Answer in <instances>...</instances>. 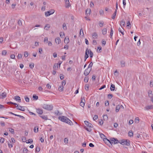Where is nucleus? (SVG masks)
Here are the masks:
<instances>
[{
    "label": "nucleus",
    "mask_w": 153,
    "mask_h": 153,
    "mask_svg": "<svg viewBox=\"0 0 153 153\" xmlns=\"http://www.w3.org/2000/svg\"><path fill=\"white\" fill-rule=\"evenodd\" d=\"M59 119L63 122L70 125H72V122L67 117L64 116H60L59 117Z\"/></svg>",
    "instance_id": "nucleus-1"
},
{
    "label": "nucleus",
    "mask_w": 153,
    "mask_h": 153,
    "mask_svg": "<svg viewBox=\"0 0 153 153\" xmlns=\"http://www.w3.org/2000/svg\"><path fill=\"white\" fill-rule=\"evenodd\" d=\"M18 24L19 25H22V21L21 20H19L18 22Z\"/></svg>",
    "instance_id": "nucleus-50"
},
{
    "label": "nucleus",
    "mask_w": 153,
    "mask_h": 153,
    "mask_svg": "<svg viewBox=\"0 0 153 153\" xmlns=\"http://www.w3.org/2000/svg\"><path fill=\"white\" fill-rule=\"evenodd\" d=\"M25 101L27 102H29V98L27 97H25Z\"/></svg>",
    "instance_id": "nucleus-58"
},
{
    "label": "nucleus",
    "mask_w": 153,
    "mask_h": 153,
    "mask_svg": "<svg viewBox=\"0 0 153 153\" xmlns=\"http://www.w3.org/2000/svg\"><path fill=\"white\" fill-rule=\"evenodd\" d=\"M107 29L105 28H104L102 30V33L103 35H105L106 34Z\"/></svg>",
    "instance_id": "nucleus-22"
},
{
    "label": "nucleus",
    "mask_w": 153,
    "mask_h": 153,
    "mask_svg": "<svg viewBox=\"0 0 153 153\" xmlns=\"http://www.w3.org/2000/svg\"><path fill=\"white\" fill-rule=\"evenodd\" d=\"M15 100L19 102H21V101L20 97L19 96H16L15 97Z\"/></svg>",
    "instance_id": "nucleus-16"
},
{
    "label": "nucleus",
    "mask_w": 153,
    "mask_h": 153,
    "mask_svg": "<svg viewBox=\"0 0 153 153\" xmlns=\"http://www.w3.org/2000/svg\"><path fill=\"white\" fill-rule=\"evenodd\" d=\"M84 123L88 127H89V128H87L86 126H84V128L87 130L88 131L90 132L91 131V129L90 128L92 127V124L89 123L87 121H84Z\"/></svg>",
    "instance_id": "nucleus-2"
},
{
    "label": "nucleus",
    "mask_w": 153,
    "mask_h": 153,
    "mask_svg": "<svg viewBox=\"0 0 153 153\" xmlns=\"http://www.w3.org/2000/svg\"><path fill=\"white\" fill-rule=\"evenodd\" d=\"M98 116L97 115H95L93 118L94 120H95L97 119H98Z\"/></svg>",
    "instance_id": "nucleus-57"
},
{
    "label": "nucleus",
    "mask_w": 153,
    "mask_h": 153,
    "mask_svg": "<svg viewBox=\"0 0 153 153\" xmlns=\"http://www.w3.org/2000/svg\"><path fill=\"white\" fill-rule=\"evenodd\" d=\"M37 112L40 114H42L43 113L42 110L41 109H38L36 110Z\"/></svg>",
    "instance_id": "nucleus-18"
},
{
    "label": "nucleus",
    "mask_w": 153,
    "mask_h": 153,
    "mask_svg": "<svg viewBox=\"0 0 153 153\" xmlns=\"http://www.w3.org/2000/svg\"><path fill=\"white\" fill-rule=\"evenodd\" d=\"M33 99L34 100H36L38 99V96L36 95H33Z\"/></svg>",
    "instance_id": "nucleus-49"
},
{
    "label": "nucleus",
    "mask_w": 153,
    "mask_h": 153,
    "mask_svg": "<svg viewBox=\"0 0 153 153\" xmlns=\"http://www.w3.org/2000/svg\"><path fill=\"white\" fill-rule=\"evenodd\" d=\"M133 123V121L132 120H131L129 121L128 123L129 125H131V124H132Z\"/></svg>",
    "instance_id": "nucleus-64"
},
{
    "label": "nucleus",
    "mask_w": 153,
    "mask_h": 153,
    "mask_svg": "<svg viewBox=\"0 0 153 153\" xmlns=\"http://www.w3.org/2000/svg\"><path fill=\"white\" fill-rule=\"evenodd\" d=\"M4 141V138L3 137H1L0 140V142L1 143H3Z\"/></svg>",
    "instance_id": "nucleus-60"
},
{
    "label": "nucleus",
    "mask_w": 153,
    "mask_h": 153,
    "mask_svg": "<svg viewBox=\"0 0 153 153\" xmlns=\"http://www.w3.org/2000/svg\"><path fill=\"white\" fill-rule=\"evenodd\" d=\"M55 114L57 115H60V114L58 111H56L55 112Z\"/></svg>",
    "instance_id": "nucleus-61"
},
{
    "label": "nucleus",
    "mask_w": 153,
    "mask_h": 153,
    "mask_svg": "<svg viewBox=\"0 0 153 153\" xmlns=\"http://www.w3.org/2000/svg\"><path fill=\"white\" fill-rule=\"evenodd\" d=\"M87 51L88 52V48H87V49H86V50L85 52V57L88 58V57L89 56H88V54L87 53Z\"/></svg>",
    "instance_id": "nucleus-31"
},
{
    "label": "nucleus",
    "mask_w": 153,
    "mask_h": 153,
    "mask_svg": "<svg viewBox=\"0 0 153 153\" xmlns=\"http://www.w3.org/2000/svg\"><path fill=\"white\" fill-rule=\"evenodd\" d=\"M121 66L122 67H124L125 66V62L124 61H122L120 62Z\"/></svg>",
    "instance_id": "nucleus-21"
},
{
    "label": "nucleus",
    "mask_w": 153,
    "mask_h": 153,
    "mask_svg": "<svg viewBox=\"0 0 153 153\" xmlns=\"http://www.w3.org/2000/svg\"><path fill=\"white\" fill-rule=\"evenodd\" d=\"M85 89L86 90H88L89 89V85L87 84H86L85 86Z\"/></svg>",
    "instance_id": "nucleus-52"
},
{
    "label": "nucleus",
    "mask_w": 153,
    "mask_h": 153,
    "mask_svg": "<svg viewBox=\"0 0 153 153\" xmlns=\"http://www.w3.org/2000/svg\"><path fill=\"white\" fill-rule=\"evenodd\" d=\"M81 101L80 103V105L81 106H82V107H84L85 104V99H84V98L83 99L82 97L81 98Z\"/></svg>",
    "instance_id": "nucleus-8"
},
{
    "label": "nucleus",
    "mask_w": 153,
    "mask_h": 153,
    "mask_svg": "<svg viewBox=\"0 0 153 153\" xmlns=\"http://www.w3.org/2000/svg\"><path fill=\"white\" fill-rule=\"evenodd\" d=\"M139 118L138 117H136L134 121L135 123H137L139 122Z\"/></svg>",
    "instance_id": "nucleus-41"
},
{
    "label": "nucleus",
    "mask_w": 153,
    "mask_h": 153,
    "mask_svg": "<svg viewBox=\"0 0 153 153\" xmlns=\"http://www.w3.org/2000/svg\"><path fill=\"white\" fill-rule=\"evenodd\" d=\"M55 42L56 43L59 44L61 42V40L59 37L55 39Z\"/></svg>",
    "instance_id": "nucleus-13"
},
{
    "label": "nucleus",
    "mask_w": 153,
    "mask_h": 153,
    "mask_svg": "<svg viewBox=\"0 0 153 153\" xmlns=\"http://www.w3.org/2000/svg\"><path fill=\"white\" fill-rule=\"evenodd\" d=\"M7 94L6 93L4 92L2 94H0V97L2 99L6 97Z\"/></svg>",
    "instance_id": "nucleus-10"
},
{
    "label": "nucleus",
    "mask_w": 153,
    "mask_h": 153,
    "mask_svg": "<svg viewBox=\"0 0 153 153\" xmlns=\"http://www.w3.org/2000/svg\"><path fill=\"white\" fill-rule=\"evenodd\" d=\"M9 103H10V104H13L15 105H16V107H18V105L17 104L13 102H8L7 103V104H9Z\"/></svg>",
    "instance_id": "nucleus-38"
},
{
    "label": "nucleus",
    "mask_w": 153,
    "mask_h": 153,
    "mask_svg": "<svg viewBox=\"0 0 153 153\" xmlns=\"http://www.w3.org/2000/svg\"><path fill=\"white\" fill-rule=\"evenodd\" d=\"M69 42V39L68 38L67 39H66V38H65L64 39V42L65 43H68Z\"/></svg>",
    "instance_id": "nucleus-36"
},
{
    "label": "nucleus",
    "mask_w": 153,
    "mask_h": 153,
    "mask_svg": "<svg viewBox=\"0 0 153 153\" xmlns=\"http://www.w3.org/2000/svg\"><path fill=\"white\" fill-rule=\"evenodd\" d=\"M113 97V95L111 94H109L108 95V98L110 99H111Z\"/></svg>",
    "instance_id": "nucleus-59"
},
{
    "label": "nucleus",
    "mask_w": 153,
    "mask_h": 153,
    "mask_svg": "<svg viewBox=\"0 0 153 153\" xmlns=\"http://www.w3.org/2000/svg\"><path fill=\"white\" fill-rule=\"evenodd\" d=\"M91 12V10L90 9H87L85 11V13L87 14H90Z\"/></svg>",
    "instance_id": "nucleus-25"
},
{
    "label": "nucleus",
    "mask_w": 153,
    "mask_h": 153,
    "mask_svg": "<svg viewBox=\"0 0 153 153\" xmlns=\"http://www.w3.org/2000/svg\"><path fill=\"white\" fill-rule=\"evenodd\" d=\"M9 131L12 134H14V130L11 128H9Z\"/></svg>",
    "instance_id": "nucleus-27"
},
{
    "label": "nucleus",
    "mask_w": 153,
    "mask_h": 153,
    "mask_svg": "<svg viewBox=\"0 0 153 153\" xmlns=\"http://www.w3.org/2000/svg\"><path fill=\"white\" fill-rule=\"evenodd\" d=\"M103 141L105 143H110V140L106 138H103Z\"/></svg>",
    "instance_id": "nucleus-30"
},
{
    "label": "nucleus",
    "mask_w": 153,
    "mask_h": 153,
    "mask_svg": "<svg viewBox=\"0 0 153 153\" xmlns=\"http://www.w3.org/2000/svg\"><path fill=\"white\" fill-rule=\"evenodd\" d=\"M100 27H102L103 26V22L101 21H100L99 23Z\"/></svg>",
    "instance_id": "nucleus-47"
},
{
    "label": "nucleus",
    "mask_w": 153,
    "mask_h": 153,
    "mask_svg": "<svg viewBox=\"0 0 153 153\" xmlns=\"http://www.w3.org/2000/svg\"><path fill=\"white\" fill-rule=\"evenodd\" d=\"M58 63L57 64H55L54 65V66H53V68L55 69V70H56V68H58Z\"/></svg>",
    "instance_id": "nucleus-32"
},
{
    "label": "nucleus",
    "mask_w": 153,
    "mask_h": 153,
    "mask_svg": "<svg viewBox=\"0 0 153 153\" xmlns=\"http://www.w3.org/2000/svg\"><path fill=\"white\" fill-rule=\"evenodd\" d=\"M34 131L35 133H37L38 131V128L35 127L34 128Z\"/></svg>",
    "instance_id": "nucleus-42"
},
{
    "label": "nucleus",
    "mask_w": 153,
    "mask_h": 153,
    "mask_svg": "<svg viewBox=\"0 0 153 153\" xmlns=\"http://www.w3.org/2000/svg\"><path fill=\"white\" fill-rule=\"evenodd\" d=\"M64 141V142L65 143H68V140L67 138H65Z\"/></svg>",
    "instance_id": "nucleus-56"
},
{
    "label": "nucleus",
    "mask_w": 153,
    "mask_h": 153,
    "mask_svg": "<svg viewBox=\"0 0 153 153\" xmlns=\"http://www.w3.org/2000/svg\"><path fill=\"white\" fill-rule=\"evenodd\" d=\"M91 70V68L90 70H89L88 68L86 69L84 72V74L85 76L88 75L90 73V71Z\"/></svg>",
    "instance_id": "nucleus-7"
},
{
    "label": "nucleus",
    "mask_w": 153,
    "mask_h": 153,
    "mask_svg": "<svg viewBox=\"0 0 153 153\" xmlns=\"http://www.w3.org/2000/svg\"><path fill=\"white\" fill-rule=\"evenodd\" d=\"M26 142L27 143H32L33 142V140L32 139H29L28 140H27V141H26Z\"/></svg>",
    "instance_id": "nucleus-24"
},
{
    "label": "nucleus",
    "mask_w": 153,
    "mask_h": 153,
    "mask_svg": "<svg viewBox=\"0 0 153 153\" xmlns=\"http://www.w3.org/2000/svg\"><path fill=\"white\" fill-rule=\"evenodd\" d=\"M7 54V51L6 50H3L2 52V55H6Z\"/></svg>",
    "instance_id": "nucleus-39"
},
{
    "label": "nucleus",
    "mask_w": 153,
    "mask_h": 153,
    "mask_svg": "<svg viewBox=\"0 0 153 153\" xmlns=\"http://www.w3.org/2000/svg\"><path fill=\"white\" fill-rule=\"evenodd\" d=\"M17 109H19L22 111H25V109L24 107L19 106L17 107Z\"/></svg>",
    "instance_id": "nucleus-12"
},
{
    "label": "nucleus",
    "mask_w": 153,
    "mask_h": 153,
    "mask_svg": "<svg viewBox=\"0 0 153 153\" xmlns=\"http://www.w3.org/2000/svg\"><path fill=\"white\" fill-rule=\"evenodd\" d=\"M28 53L27 51H25L24 53V56L26 57L28 56Z\"/></svg>",
    "instance_id": "nucleus-40"
},
{
    "label": "nucleus",
    "mask_w": 153,
    "mask_h": 153,
    "mask_svg": "<svg viewBox=\"0 0 153 153\" xmlns=\"http://www.w3.org/2000/svg\"><path fill=\"white\" fill-rule=\"evenodd\" d=\"M119 142L117 139H115L114 138H113L111 139L110 141V143L111 144H115L116 143H119Z\"/></svg>",
    "instance_id": "nucleus-6"
},
{
    "label": "nucleus",
    "mask_w": 153,
    "mask_h": 153,
    "mask_svg": "<svg viewBox=\"0 0 153 153\" xmlns=\"http://www.w3.org/2000/svg\"><path fill=\"white\" fill-rule=\"evenodd\" d=\"M40 147L38 146L36 147V151L37 152H38L40 151Z\"/></svg>",
    "instance_id": "nucleus-53"
},
{
    "label": "nucleus",
    "mask_w": 153,
    "mask_h": 153,
    "mask_svg": "<svg viewBox=\"0 0 153 153\" xmlns=\"http://www.w3.org/2000/svg\"><path fill=\"white\" fill-rule=\"evenodd\" d=\"M129 136L130 137H131L133 136V132L131 131H129L128 133Z\"/></svg>",
    "instance_id": "nucleus-48"
},
{
    "label": "nucleus",
    "mask_w": 153,
    "mask_h": 153,
    "mask_svg": "<svg viewBox=\"0 0 153 153\" xmlns=\"http://www.w3.org/2000/svg\"><path fill=\"white\" fill-rule=\"evenodd\" d=\"M98 35L97 33H94L92 34V37L94 39H96L97 38Z\"/></svg>",
    "instance_id": "nucleus-14"
},
{
    "label": "nucleus",
    "mask_w": 153,
    "mask_h": 153,
    "mask_svg": "<svg viewBox=\"0 0 153 153\" xmlns=\"http://www.w3.org/2000/svg\"><path fill=\"white\" fill-rule=\"evenodd\" d=\"M63 28L64 30H66L67 29L66 25L65 23H64L62 25Z\"/></svg>",
    "instance_id": "nucleus-34"
},
{
    "label": "nucleus",
    "mask_w": 153,
    "mask_h": 153,
    "mask_svg": "<svg viewBox=\"0 0 153 153\" xmlns=\"http://www.w3.org/2000/svg\"><path fill=\"white\" fill-rule=\"evenodd\" d=\"M92 65H93V63L92 62H90V63L89 64V65L88 66V68L89 69L90 68H91Z\"/></svg>",
    "instance_id": "nucleus-55"
},
{
    "label": "nucleus",
    "mask_w": 153,
    "mask_h": 153,
    "mask_svg": "<svg viewBox=\"0 0 153 153\" xmlns=\"http://www.w3.org/2000/svg\"><path fill=\"white\" fill-rule=\"evenodd\" d=\"M125 23L124 20L123 19L120 22V25L121 27H122L123 26H125Z\"/></svg>",
    "instance_id": "nucleus-19"
},
{
    "label": "nucleus",
    "mask_w": 153,
    "mask_h": 153,
    "mask_svg": "<svg viewBox=\"0 0 153 153\" xmlns=\"http://www.w3.org/2000/svg\"><path fill=\"white\" fill-rule=\"evenodd\" d=\"M149 96V97H151L152 96V92L151 91H149L148 92Z\"/></svg>",
    "instance_id": "nucleus-28"
},
{
    "label": "nucleus",
    "mask_w": 153,
    "mask_h": 153,
    "mask_svg": "<svg viewBox=\"0 0 153 153\" xmlns=\"http://www.w3.org/2000/svg\"><path fill=\"white\" fill-rule=\"evenodd\" d=\"M113 32L112 28H111V31L110 34V38H112V35L113 34Z\"/></svg>",
    "instance_id": "nucleus-46"
},
{
    "label": "nucleus",
    "mask_w": 153,
    "mask_h": 153,
    "mask_svg": "<svg viewBox=\"0 0 153 153\" xmlns=\"http://www.w3.org/2000/svg\"><path fill=\"white\" fill-rule=\"evenodd\" d=\"M65 3L66 5V7L68 8L71 6L69 0H66L65 1Z\"/></svg>",
    "instance_id": "nucleus-11"
},
{
    "label": "nucleus",
    "mask_w": 153,
    "mask_h": 153,
    "mask_svg": "<svg viewBox=\"0 0 153 153\" xmlns=\"http://www.w3.org/2000/svg\"><path fill=\"white\" fill-rule=\"evenodd\" d=\"M48 38L47 37H46L45 38L44 40V42L45 43H47L48 42Z\"/></svg>",
    "instance_id": "nucleus-54"
},
{
    "label": "nucleus",
    "mask_w": 153,
    "mask_h": 153,
    "mask_svg": "<svg viewBox=\"0 0 153 153\" xmlns=\"http://www.w3.org/2000/svg\"><path fill=\"white\" fill-rule=\"evenodd\" d=\"M40 117L45 120H47L48 119V118L46 116H40Z\"/></svg>",
    "instance_id": "nucleus-35"
},
{
    "label": "nucleus",
    "mask_w": 153,
    "mask_h": 153,
    "mask_svg": "<svg viewBox=\"0 0 153 153\" xmlns=\"http://www.w3.org/2000/svg\"><path fill=\"white\" fill-rule=\"evenodd\" d=\"M10 113L12 114H13L15 116H18L19 117H20L21 118H22V119H24L25 118V117L23 116H21V115H17V114H14L12 112H10Z\"/></svg>",
    "instance_id": "nucleus-15"
},
{
    "label": "nucleus",
    "mask_w": 153,
    "mask_h": 153,
    "mask_svg": "<svg viewBox=\"0 0 153 153\" xmlns=\"http://www.w3.org/2000/svg\"><path fill=\"white\" fill-rule=\"evenodd\" d=\"M153 108V105H148L146 106L145 107V109L147 110H149L150 109H152Z\"/></svg>",
    "instance_id": "nucleus-9"
},
{
    "label": "nucleus",
    "mask_w": 153,
    "mask_h": 153,
    "mask_svg": "<svg viewBox=\"0 0 153 153\" xmlns=\"http://www.w3.org/2000/svg\"><path fill=\"white\" fill-rule=\"evenodd\" d=\"M123 145L129 146L130 145V141L128 140H122L119 142Z\"/></svg>",
    "instance_id": "nucleus-3"
},
{
    "label": "nucleus",
    "mask_w": 153,
    "mask_h": 153,
    "mask_svg": "<svg viewBox=\"0 0 153 153\" xmlns=\"http://www.w3.org/2000/svg\"><path fill=\"white\" fill-rule=\"evenodd\" d=\"M63 87L62 86H60L58 88L59 90L60 91H62L63 90Z\"/></svg>",
    "instance_id": "nucleus-33"
},
{
    "label": "nucleus",
    "mask_w": 153,
    "mask_h": 153,
    "mask_svg": "<svg viewBox=\"0 0 153 153\" xmlns=\"http://www.w3.org/2000/svg\"><path fill=\"white\" fill-rule=\"evenodd\" d=\"M118 30L119 32L121 33V32H122L123 30H124V29L122 27H121V28L119 27Z\"/></svg>",
    "instance_id": "nucleus-44"
},
{
    "label": "nucleus",
    "mask_w": 153,
    "mask_h": 153,
    "mask_svg": "<svg viewBox=\"0 0 153 153\" xmlns=\"http://www.w3.org/2000/svg\"><path fill=\"white\" fill-rule=\"evenodd\" d=\"M55 11L53 9H51L45 13V15L46 16H48L50 15L53 14L54 13Z\"/></svg>",
    "instance_id": "nucleus-5"
},
{
    "label": "nucleus",
    "mask_w": 153,
    "mask_h": 153,
    "mask_svg": "<svg viewBox=\"0 0 153 153\" xmlns=\"http://www.w3.org/2000/svg\"><path fill=\"white\" fill-rule=\"evenodd\" d=\"M50 27V25L48 24H47L44 27V29L46 30H48Z\"/></svg>",
    "instance_id": "nucleus-17"
},
{
    "label": "nucleus",
    "mask_w": 153,
    "mask_h": 153,
    "mask_svg": "<svg viewBox=\"0 0 153 153\" xmlns=\"http://www.w3.org/2000/svg\"><path fill=\"white\" fill-rule=\"evenodd\" d=\"M28 151V150L25 148H24L23 149V152L24 153H27Z\"/></svg>",
    "instance_id": "nucleus-45"
},
{
    "label": "nucleus",
    "mask_w": 153,
    "mask_h": 153,
    "mask_svg": "<svg viewBox=\"0 0 153 153\" xmlns=\"http://www.w3.org/2000/svg\"><path fill=\"white\" fill-rule=\"evenodd\" d=\"M117 10H116L114 13L113 14V15L111 17V18L112 19H114L116 15V13H117Z\"/></svg>",
    "instance_id": "nucleus-26"
},
{
    "label": "nucleus",
    "mask_w": 153,
    "mask_h": 153,
    "mask_svg": "<svg viewBox=\"0 0 153 153\" xmlns=\"http://www.w3.org/2000/svg\"><path fill=\"white\" fill-rule=\"evenodd\" d=\"M89 78L88 77H85L84 79V81L85 82H88Z\"/></svg>",
    "instance_id": "nucleus-43"
},
{
    "label": "nucleus",
    "mask_w": 153,
    "mask_h": 153,
    "mask_svg": "<svg viewBox=\"0 0 153 153\" xmlns=\"http://www.w3.org/2000/svg\"><path fill=\"white\" fill-rule=\"evenodd\" d=\"M18 57L19 59H21L22 57V55L21 54H19L18 55Z\"/></svg>",
    "instance_id": "nucleus-62"
},
{
    "label": "nucleus",
    "mask_w": 153,
    "mask_h": 153,
    "mask_svg": "<svg viewBox=\"0 0 153 153\" xmlns=\"http://www.w3.org/2000/svg\"><path fill=\"white\" fill-rule=\"evenodd\" d=\"M79 35H80L82 36H84V33H83V30L82 29V28H81L80 31L79 32Z\"/></svg>",
    "instance_id": "nucleus-23"
},
{
    "label": "nucleus",
    "mask_w": 153,
    "mask_h": 153,
    "mask_svg": "<svg viewBox=\"0 0 153 153\" xmlns=\"http://www.w3.org/2000/svg\"><path fill=\"white\" fill-rule=\"evenodd\" d=\"M103 119L104 120H107L108 118V116L107 115H104L103 116Z\"/></svg>",
    "instance_id": "nucleus-37"
},
{
    "label": "nucleus",
    "mask_w": 153,
    "mask_h": 153,
    "mask_svg": "<svg viewBox=\"0 0 153 153\" xmlns=\"http://www.w3.org/2000/svg\"><path fill=\"white\" fill-rule=\"evenodd\" d=\"M101 50L102 48L100 46L98 47L97 50L98 52L99 51L100 52H101Z\"/></svg>",
    "instance_id": "nucleus-51"
},
{
    "label": "nucleus",
    "mask_w": 153,
    "mask_h": 153,
    "mask_svg": "<svg viewBox=\"0 0 153 153\" xmlns=\"http://www.w3.org/2000/svg\"><path fill=\"white\" fill-rule=\"evenodd\" d=\"M120 109V105H117L116 107V111L117 112H118L119 111V110Z\"/></svg>",
    "instance_id": "nucleus-29"
},
{
    "label": "nucleus",
    "mask_w": 153,
    "mask_h": 153,
    "mask_svg": "<svg viewBox=\"0 0 153 153\" xmlns=\"http://www.w3.org/2000/svg\"><path fill=\"white\" fill-rule=\"evenodd\" d=\"M42 108L47 110L51 111L53 109V106L52 105H49L47 104H44L42 106Z\"/></svg>",
    "instance_id": "nucleus-4"
},
{
    "label": "nucleus",
    "mask_w": 153,
    "mask_h": 153,
    "mask_svg": "<svg viewBox=\"0 0 153 153\" xmlns=\"http://www.w3.org/2000/svg\"><path fill=\"white\" fill-rule=\"evenodd\" d=\"M60 78L61 80L63 79L64 78V76L63 74H60Z\"/></svg>",
    "instance_id": "nucleus-63"
},
{
    "label": "nucleus",
    "mask_w": 153,
    "mask_h": 153,
    "mask_svg": "<svg viewBox=\"0 0 153 153\" xmlns=\"http://www.w3.org/2000/svg\"><path fill=\"white\" fill-rule=\"evenodd\" d=\"M115 88V85H114L111 84V85L110 90L111 91H114Z\"/></svg>",
    "instance_id": "nucleus-20"
}]
</instances>
